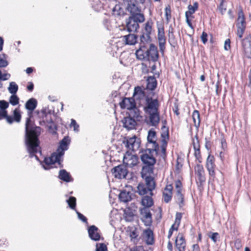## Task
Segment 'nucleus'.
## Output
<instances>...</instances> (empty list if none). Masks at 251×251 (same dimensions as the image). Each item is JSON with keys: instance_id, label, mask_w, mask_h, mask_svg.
Returning a JSON list of instances; mask_svg holds the SVG:
<instances>
[{"instance_id": "nucleus-1", "label": "nucleus", "mask_w": 251, "mask_h": 251, "mask_svg": "<svg viewBox=\"0 0 251 251\" xmlns=\"http://www.w3.org/2000/svg\"><path fill=\"white\" fill-rule=\"evenodd\" d=\"M41 128L39 126H34L31 124L30 118H27L25 123V144L30 157L35 156L38 160V157L35 155L37 152L39 146L38 136L41 133Z\"/></svg>"}, {"instance_id": "nucleus-2", "label": "nucleus", "mask_w": 251, "mask_h": 251, "mask_svg": "<svg viewBox=\"0 0 251 251\" xmlns=\"http://www.w3.org/2000/svg\"><path fill=\"white\" fill-rule=\"evenodd\" d=\"M70 142L69 138L65 137L60 142L56 151L52 153L50 157L45 158L42 163V166L45 170H49L52 168V165L55 163L60 164L61 157L64 155V151L68 150Z\"/></svg>"}, {"instance_id": "nucleus-3", "label": "nucleus", "mask_w": 251, "mask_h": 251, "mask_svg": "<svg viewBox=\"0 0 251 251\" xmlns=\"http://www.w3.org/2000/svg\"><path fill=\"white\" fill-rule=\"evenodd\" d=\"M159 102L157 99L146 97L145 105L144 107L145 112L149 114L150 125L151 126H157L160 122L159 112Z\"/></svg>"}, {"instance_id": "nucleus-4", "label": "nucleus", "mask_w": 251, "mask_h": 251, "mask_svg": "<svg viewBox=\"0 0 251 251\" xmlns=\"http://www.w3.org/2000/svg\"><path fill=\"white\" fill-rule=\"evenodd\" d=\"M154 152L158 154V150H153L151 148H147L146 149L142 150L140 158L145 165L142 168V174H151L153 173V166L156 163V159L152 154Z\"/></svg>"}, {"instance_id": "nucleus-5", "label": "nucleus", "mask_w": 251, "mask_h": 251, "mask_svg": "<svg viewBox=\"0 0 251 251\" xmlns=\"http://www.w3.org/2000/svg\"><path fill=\"white\" fill-rule=\"evenodd\" d=\"M123 144L128 151H137L140 148L141 141L136 136L132 137H126L123 141Z\"/></svg>"}, {"instance_id": "nucleus-6", "label": "nucleus", "mask_w": 251, "mask_h": 251, "mask_svg": "<svg viewBox=\"0 0 251 251\" xmlns=\"http://www.w3.org/2000/svg\"><path fill=\"white\" fill-rule=\"evenodd\" d=\"M5 119L6 122L10 124L14 121L19 123L21 120V115L18 108H16L13 111V117L7 115V110L0 109V120Z\"/></svg>"}, {"instance_id": "nucleus-7", "label": "nucleus", "mask_w": 251, "mask_h": 251, "mask_svg": "<svg viewBox=\"0 0 251 251\" xmlns=\"http://www.w3.org/2000/svg\"><path fill=\"white\" fill-rule=\"evenodd\" d=\"M156 140L155 131L152 129L150 130L148 132L146 147L151 148V149H153V150H159V145L156 142Z\"/></svg>"}, {"instance_id": "nucleus-8", "label": "nucleus", "mask_w": 251, "mask_h": 251, "mask_svg": "<svg viewBox=\"0 0 251 251\" xmlns=\"http://www.w3.org/2000/svg\"><path fill=\"white\" fill-rule=\"evenodd\" d=\"M126 167L124 164L119 165L113 168L111 172L115 177L118 179L124 178L128 173Z\"/></svg>"}, {"instance_id": "nucleus-9", "label": "nucleus", "mask_w": 251, "mask_h": 251, "mask_svg": "<svg viewBox=\"0 0 251 251\" xmlns=\"http://www.w3.org/2000/svg\"><path fill=\"white\" fill-rule=\"evenodd\" d=\"M123 162L125 165H126V167L131 168L137 164L138 163V157L136 155L128 153L127 151L124 156Z\"/></svg>"}, {"instance_id": "nucleus-10", "label": "nucleus", "mask_w": 251, "mask_h": 251, "mask_svg": "<svg viewBox=\"0 0 251 251\" xmlns=\"http://www.w3.org/2000/svg\"><path fill=\"white\" fill-rule=\"evenodd\" d=\"M141 220L147 226H150L152 223V216L150 210L147 207L140 209Z\"/></svg>"}, {"instance_id": "nucleus-11", "label": "nucleus", "mask_w": 251, "mask_h": 251, "mask_svg": "<svg viewBox=\"0 0 251 251\" xmlns=\"http://www.w3.org/2000/svg\"><path fill=\"white\" fill-rule=\"evenodd\" d=\"M215 158L213 155H209L206 160V167L208 171L209 175L213 177H215V164L214 163Z\"/></svg>"}, {"instance_id": "nucleus-12", "label": "nucleus", "mask_w": 251, "mask_h": 251, "mask_svg": "<svg viewBox=\"0 0 251 251\" xmlns=\"http://www.w3.org/2000/svg\"><path fill=\"white\" fill-rule=\"evenodd\" d=\"M242 46L245 56L251 58V37L248 36L243 40Z\"/></svg>"}, {"instance_id": "nucleus-13", "label": "nucleus", "mask_w": 251, "mask_h": 251, "mask_svg": "<svg viewBox=\"0 0 251 251\" xmlns=\"http://www.w3.org/2000/svg\"><path fill=\"white\" fill-rule=\"evenodd\" d=\"M176 247L178 251H185L186 248V241L183 235L179 233L175 241Z\"/></svg>"}, {"instance_id": "nucleus-14", "label": "nucleus", "mask_w": 251, "mask_h": 251, "mask_svg": "<svg viewBox=\"0 0 251 251\" xmlns=\"http://www.w3.org/2000/svg\"><path fill=\"white\" fill-rule=\"evenodd\" d=\"M88 232L89 237L91 240L95 241H98L100 240V235L99 229L95 226H90L88 229Z\"/></svg>"}, {"instance_id": "nucleus-15", "label": "nucleus", "mask_w": 251, "mask_h": 251, "mask_svg": "<svg viewBox=\"0 0 251 251\" xmlns=\"http://www.w3.org/2000/svg\"><path fill=\"white\" fill-rule=\"evenodd\" d=\"M147 60L149 61L155 62L157 60L158 54L156 47L153 44H150L148 50Z\"/></svg>"}, {"instance_id": "nucleus-16", "label": "nucleus", "mask_w": 251, "mask_h": 251, "mask_svg": "<svg viewBox=\"0 0 251 251\" xmlns=\"http://www.w3.org/2000/svg\"><path fill=\"white\" fill-rule=\"evenodd\" d=\"M122 109L126 108L130 110L135 106V100L133 98H125L119 103Z\"/></svg>"}, {"instance_id": "nucleus-17", "label": "nucleus", "mask_w": 251, "mask_h": 251, "mask_svg": "<svg viewBox=\"0 0 251 251\" xmlns=\"http://www.w3.org/2000/svg\"><path fill=\"white\" fill-rule=\"evenodd\" d=\"M158 40L160 50L162 52L164 51L165 48L166 38L164 35V30L163 27L158 28Z\"/></svg>"}, {"instance_id": "nucleus-18", "label": "nucleus", "mask_w": 251, "mask_h": 251, "mask_svg": "<svg viewBox=\"0 0 251 251\" xmlns=\"http://www.w3.org/2000/svg\"><path fill=\"white\" fill-rule=\"evenodd\" d=\"M195 172L196 175L198 176V179L201 184L204 182L205 181V177L203 166L200 164H197L195 167Z\"/></svg>"}, {"instance_id": "nucleus-19", "label": "nucleus", "mask_w": 251, "mask_h": 251, "mask_svg": "<svg viewBox=\"0 0 251 251\" xmlns=\"http://www.w3.org/2000/svg\"><path fill=\"white\" fill-rule=\"evenodd\" d=\"M122 122L124 127L128 130L134 128L137 124L136 120L130 117L124 118L122 120Z\"/></svg>"}, {"instance_id": "nucleus-20", "label": "nucleus", "mask_w": 251, "mask_h": 251, "mask_svg": "<svg viewBox=\"0 0 251 251\" xmlns=\"http://www.w3.org/2000/svg\"><path fill=\"white\" fill-rule=\"evenodd\" d=\"M148 49L146 47L140 46L139 49L137 50L136 55L137 58L140 60H144L147 59Z\"/></svg>"}, {"instance_id": "nucleus-21", "label": "nucleus", "mask_w": 251, "mask_h": 251, "mask_svg": "<svg viewBox=\"0 0 251 251\" xmlns=\"http://www.w3.org/2000/svg\"><path fill=\"white\" fill-rule=\"evenodd\" d=\"M144 238L147 244L152 245L154 243L153 233L150 229H148L144 231Z\"/></svg>"}, {"instance_id": "nucleus-22", "label": "nucleus", "mask_w": 251, "mask_h": 251, "mask_svg": "<svg viewBox=\"0 0 251 251\" xmlns=\"http://www.w3.org/2000/svg\"><path fill=\"white\" fill-rule=\"evenodd\" d=\"M126 27L128 31L134 32L136 31L139 28V25L133 19L130 17L127 22Z\"/></svg>"}, {"instance_id": "nucleus-23", "label": "nucleus", "mask_w": 251, "mask_h": 251, "mask_svg": "<svg viewBox=\"0 0 251 251\" xmlns=\"http://www.w3.org/2000/svg\"><path fill=\"white\" fill-rule=\"evenodd\" d=\"M146 186L148 188L150 194L152 195V191L155 188V183L153 177L147 176L145 178Z\"/></svg>"}, {"instance_id": "nucleus-24", "label": "nucleus", "mask_w": 251, "mask_h": 251, "mask_svg": "<svg viewBox=\"0 0 251 251\" xmlns=\"http://www.w3.org/2000/svg\"><path fill=\"white\" fill-rule=\"evenodd\" d=\"M132 194L126 190L122 191L119 195V198L121 201L127 202L131 200Z\"/></svg>"}, {"instance_id": "nucleus-25", "label": "nucleus", "mask_w": 251, "mask_h": 251, "mask_svg": "<svg viewBox=\"0 0 251 251\" xmlns=\"http://www.w3.org/2000/svg\"><path fill=\"white\" fill-rule=\"evenodd\" d=\"M123 39L126 45H132L135 44L137 42L136 36L133 34H129L127 35L124 36Z\"/></svg>"}, {"instance_id": "nucleus-26", "label": "nucleus", "mask_w": 251, "mask_h": 251, "mask_svg": "<svg viewBox=\"0 0 251 251\" xmlns=\"http://www.w3.org/2000/svg\"><path fill=\"white\" fill-rule=\"evenodd\" d=\"M128 117H130L138 121L142 118V116L140 115V111L136 106L129 110Z\"/></svg>"}, {"instance_id": "nucleus-27", "label": "nucleus", "mask_w": 251, "mask_h": 251, "mask_svg": "<svg viewBox=\"0 0 251 251\" xmlns=\"http://www.w3.org/2000/svg\"><path fill=\"white\" fill-rule=\"evenodd\" d=\"M157 85V81L154 76H149L147 79V89L150 90H153Z\"/></svg>"}, {"instance_id": "nucleus-28", "label": "nucleus", "mask_w": 251, "mask_h": 251, "mask_svg": "<svg viewBox=\"0 0 251 251\" xmlns=\"http://www.w3.org/2000/svg\"><path fill=\"white\" fill-rule=\"evenodd\" d=\"M150 42L151 38L150 35H148V34L143 33L140 37V46L148 47Z\"/></svg>"}, {"instance_id": "nucleus-29", "label": "nucleus", "mask_w": 251, "mask_h": 251, "mask_svg": "<svg viewBox=\"0 0 251 251\" xmlns=\"http://www.w3.org/2000/svg\"><path fill=\"white\" fill-rule=\"evenodd\" d=\"M59 178L66 182H70L72 180L70 174L65 170H61L59 171Z\"/></svg>"}, {"instance_id": "nucleus-30", "label": "nucleus", "mask_w": 251, "mask_h": 251, "mask_svg": "<svg viewBox=\"0 0 251 251\" xmlns=\"http://www.w3.org/2000/svg\"><path fill=\"white\" fill-rule=\"evenodd\" d=\"M37 104V100L34 98H31L26 101L25 105V108L27 109L32 111L36 108Z\"/></svg>"}, {"instance_id": "nucleus-31", "label": "nucleus", "mask_w": 251, "mask_h": 251, "mask_svg": "<svg viewBox=\"0 0 251 251\" xmlns=\"http://www.w3.org/2000/svg\"><path fill=\"white\" fill-rule=\"evenodd\" d=\"M198 8V3L197 2H195L193 5H189L188 6V10L185 12V16H190V17H194L193 14Z\"/></svg>"}, {"instance_id": "nucleus-32", "label": "nucleus", "mask_w": 251, "mask_h": 251, "mask_svg": "<svg viewBox=\"0 0 251 251\" xmlns=\"http://www.w3.org/2000/svg\"><path fill=\"white\" fill-rule=\"evenodd\" d=\"M236 26H246L245 17L242 10H240L238 12Z\"/></svg>"}, {"instance_id": "nucleus-33", "label": "nucleus", "mask_w": 251, "mask_h": 251, "mask_svg": "<svg viewBox=\"0 0 251 251\" xmlns=\"http://www.w3.org/2000/svg\"><path fill=\"white\" fill-rule=\"evenodd\" d=\"M141 203L144 206V207L149 208V207H151L153 205V202L152 198L151 197L144 196L142 198Z\"/></svg>"}, {"instance_id": "nucleus-34", "label": "nucleus", "mask_w": 251, "mask_h": 251, "mask_svg": "<svg viewBox=\"0 0 251 251\" xmlns=\"http://www.w3.org/2000/svg\"><path fill=\"white\" fill-rule=\"evenodd\" d=\"M192 118L195 126L198 128L200 126L201 120L200 113L198 110H195L194 111L192 114Z\"/></svg>"}, {"instance_id": "nucleus-35", "label": "nucleus", "mask_w": 251, "mask_h": 251, "mask_svg": "<svg viewBox=\"0 0 251 251\" xmlns=\"http://www.w3.org/2000/svg\"><path fill=\"white\" fill-rule=\"evenodd\" d=\"M126 9L130 13L131 16L134 14L135 15V14L138 13L141 11V8L139 7L135 2H134L132 4L128 6V7Z\"/></svg>"}, {"instance_id": "nucleus-36", "label": "nucleus", "mask_w": 251, "mask_h": 251, "mask_svg": "<svg viewBox=\"0 0 251 251\" xmlns=\"http://www.w3.org/2000/svg\"><path fill=\"white\" fill-rule=\"evenodd\" d=\"M134 214L129 208L125 209L124 211L125 219L127 222H131L134 219Z\"/></svg>"}, {"instance_id": "nucleus-37", "label": "nucleus", "mask_w": 251, "mask_h": 251, "mask_svg": "<svg viewBox=\"0 0 251 251\" xmlns=\"http://www.w3.org/2000/svg\"><path fill=\"white\" fill-rule=\"evenodd\" d=\"M133 96L137 99H142L145 96L144 92L142 90V88L140 87H136L134 88Z\"/></svg>"}, {"instance_id": "nucleus-38", "label": "nucleus", "mask_w": 251, "mask_h": 251, "mask_svg": "<svg viewBox=\"0 0 251 251\" xmlns=\"http://www.w3.org/2000/svg\"><path fill=\"white\" fill-rule=\"evenodd\" d=\"M138 192L140 195H144L147 194L149 191L148 188L143 183L139 184L137 187Z\"/></svg>"}, {"instance_id": "nucleus-39", "label": "nucleus", "mask_w": 251, "mask_h": 251, "mask_svg": "<svg viewBox=\"0 0 251 251\" xmlns=\"http://www.w3.org/2000/svg\"><path fill=\"white\" fill-rule=\"evenodd\" d=\"M9 92L11 94H16L18 90V85L15 82H11L8 87Z\"/></svg>"}, {"instance_id": "nucleus-40", "label": "nucleus", "mask_w": 251, "mask_h": 251, "mask_svg": "<svg viewBox=\"0 0 251 251\" xmlns=\"http://www.w3.org/2000/svg\"><path fill=\"white\" fill-rule=\"evenodd\" d=\"M130 17L133 19L138 24V23H142L145 21L144 16L141 12L131 16Z\"/></svg>"}, {"instance_id": "nucleus-41", "label": "nucleus", "mask_w": 251, "mask_h": 251, "mask_svg": "<svg viewBox=\"0 0 251 251\" xmlns=\"http://www.w3.org/2000/svg\"><path fill=\"white\" fill-rule=\"evenodd\" d=\"M162 145L161 147V153L160 154L161 157L165 160L166 157V147H167V142L165 141V140L164 139L162 140Z\"/></svg>"}, {"instance_id": "nucleus-42", "label": "nucleus", "mask_w": 251, "mask_h": 251, "mask_svg": "<svg viewBox=\"0 0 251 251\" xmlns=\"http://www.w3.org/2000/svg\"><path fill=\"white\" fill-rule=\"evenodd\" d=\"M152 24L153 23L151 21H147V22L145 24L144 28L145 32L143 33L148 34V35H150L151 32Z\"/></svg>"}, {"instance_id": "nucleus-43", "label": "nucleus", "mask_w": 251, "mask_h": 251, "mask_svg": "<svg viewBox=\"0 0 251 251\" xmlns=\"http://www.w3.org/2000/svg\"><path fill=\"white\" fill-rule=\"evenodd\" d=\"M9 100V102L13 106L16 105L19 103V98L16 94H12Z\"/></svg>"}, {"instance_id": "nucleus-44", "label": "nucleus", "mask_w": 251, "mask_h": 251, "mask_svg": "<svg viewBox=\"0 0 251 251\" xmlns=\"http://www.w3.org/2000/svg\"><path fill=\"white\" fill-rule=\"evenodd\" d=\"M70 207L72 209H75L76 206V199L74 197H71L67 201Z\"/></svg>"}, {"instance_id": "nucleus-45", "label": "nucleus", "mask_w": 251, "mask_h": 251, "mask_svg": "<svg viewBox=\"0 0 251 251\" xmlns=\"http://www.w3.org/2000/svg\"><path fill=\"white\" fill-rule=\"evenodd\" d=\"M176 199L177 202L180 205L183 204L184 196L182 194L181 191H179L178 190V192H176Z\"/></svg>"}, {"instance_id": "nucleus-46", "label": "nucleus", "mask_w": 251, "mask_h": 251, "mask_svg": "<svg viewBox=\"0 0 251 251\" xmlns=\"http://www.w3.org/2000/svg\"><path fill=\"white\" fill-rule=\"evenodd\" d=\"M96 251H108V249L104 243H97Z\"/></svg>"}, {"instance_id": "nucleus-47", "label": "nucleus", "mask_w": 251, "mask_h": 251, "mask_svg": "<svg viewBox=\"0 0 251 251\" xmlns=\"http://www.w3.org/2000/svg\"><path fill=\"white\" fill-rule=\"evenodd\" d=\"M113 14L115 15H120L123 12V9L120 5H116L113 8Z\"/></svg>"}, {"instance_id": "nucleus-48", "label": "nucleus", "mask_w": 251, "mask_h": 251, "mask_svg": "<svg viewBox=\"0 0 251 251\" xmlns=\"http://www.w3.org/2000/svg\"><path fill=\"white\" fill-rule=\"evenodd\" d=\"M181 218H182V214L179 212H177L176 215V219H175V222L174 224L175 225H176V230H177L178 227L179 226Z\"/></svg>"}, {"instance_id": "nucleus-49", "label": "nucleus", "mask_w": 251, "mask_h": 251, "mask_svg": "<svg viewBox=\"0 0 251 251\" xmlns=\"http://www.w3.org/2000/svg\"><path fill=\"white\" fill-rule=\"evenodd\" d=\"M163 198L164 201L166 203L169 202L172 199V194L170 193H167L166 192H163Z\"/></svg>"}, {"instance_id": "nucleus-50", "label": "nucleus", "mask_w": 251, "mask_h": 251, "mask_svg": "<svg viewBox=\"0 0 251 251\" xmlns=\"http://www.w3.org/2000/svg\"><path fill=\"white\" fill-rule=\"evenodd\" d=\"M237 35L239 38H242L244 33L246 26H237Z\"/></svg>"}, {"instance_id": "nucleus-51", "label": "nucleus", "mask_w": 251, "mask_h": 251, "mask_svg": "<svg viewBox=\"0 0 251 251\" xmlns=\"http://www.w3.org/2000/svg\"><path fill=\"white\" fill-rule=\"evenodd\" d=\"M9 106V103L4 100H0V109L6 110Z\"/></svg>"}, {"instance_id": "nucleus-52", "label": "nucleus", "mask_w": 251, "mask_h": 251, "mask_svg": "<svg viewBox=\"0 0 251 251\" xmlns=\"http://www.w3.org/2000/svg\"><path fill=\"white\" fill-rule=\"evenodd\" d=\"M165 16L167 22H169L171 17V11L170 6H167L165 9Z\"/></svg>"}, {"instance_id": "nucleus-53", "label": "nucleus", "mask_w": 251, "mask_h": 251, "mask_svg": "<svg viewBox=\"0 0 251 251\" xmlns=\"http://www.w3.org/2000/svg\"><path fill=\"white\" fill-rule=\"evenodd\" d=\"M195 150L194 155L197 159L198 160L199 163L201 162V155L200 148L197 149Z\"/></svg>"}, {"instance_id": "nucleus-54", "label": "nucleus", "mask_w": 251, "mask_h": 251, "mask_svg": "<svg viewBox=\"0 0 251 251\" xmlns=\"http://www.w3.org/2000/svg\"><path fill=\"white\" fill-rule=\"evenodd\" d=\"M71 126H73L74 127V131H78L79 128V125L77 124L76 121L74 120H71V123L70 124Z\"/></svg>"}, {"instance_id": "nucleus-55", "label": "nucleus", "mask_w": 251, "mask_h": 251, "mask_svg": "<svg viewBox=\"0 0 251 251\" xmlns=\"http://www.w3.org/2000/svg\"><path fill=\"white\" fill-rule=\"evenodd\" d=\"M195 138L196 139V142L193 140V146L194 150H196L197 149L200 148V146L199 144V141L198 139V135H196L195 136Z\"/></svg>"}, {"instance_id": "nucleus-56", "label": "nucleus", "mask_w": 251, "mask_h": 251, "mask_svg": "<svg viewBox=\"0 0 251 251\" xmlns=\"http://www.w3.org/2000/svg\"><path fill=\"white\" fill-rule=\"evenodd\" d=\"M78 218L79 220H81L84 223H87V218L82 214L76 211Z\"/></svg>"}, {"instance_id": "nucleus-57", "label": "nucleus", "mask_w": 251, "mask_h": 251, "mask_svg": "<svg viewBox=\"0 0 251 251\" xmlns=\"http://www.w3.org/2000/svg\"><path fill=\"white\" fill-rule=\"evenodd\" d=\"M130 251H144V248L142 246H134L130 249Z\"/></svg>"}, {"instance_id": "nucleus-58", "label": "nucleus", "mask_w": 251, "mask_h": 251, "mask_svg": "<svg viewBox=\"0 0 251 251\" xmlns=\"http://www.w3.org/2000/svg\"><path fill=\"white\" fill-rule=\"evenodd\" d=\"M175 187L176 189V192L179 191H181V187H182V183L180 182V180H177L175 182Z\"/></svg>"}, {"instance_id": "nucleus-59", "label": "nucleus", "mask_w": 251, "mask_h": 251, "mask_svg": "<svg viewBox=\"0 0 251 251\" xmlns=\"http://www.w3.org/2000/svg\"><path fill=\"white\" fill-rule=\"evenodd\" d=\"M124 4L126 6V8L127 9L128 7V6L132 4L135 1L134 0H123Z\"/></svg>"}, {"instance_id": "nucleus-60", "label": "nucleus", "mask_w": 251, "mask_h": 251, "mask_svg": "<svg viewBox=\"0 0 251 251\" xmlns=\"http://www.w3.org/2000/svg\"><path fill=\"white\" fill-rule=\"evenodd\" d=\"M174 230H176V227H175V224H173L171 228H170L169 230V232H168V239H170L171 238V237L172 236V234H173V231Z\"/></svg>"}, {"instance_id": "nucleus-61", "label": "nucleus", "mask_w": 251, "mask_h": 251, "mask_svg": "<svg viewBox=\"0 0 251 251\" xmlns=\"http://www.w3.org/2000/svg\"><path fill=\"white\" fill-rule=\"evenodd\" d=\"M7 56L4 54H0V63H7Z\"/></svg>"}, {"instance_id": "nucleus-62", "label": "nucleus", "mask_w": 251, "mask_h": 251, "mask_svg": "<svg viewBox=\"0 0 251 251\" xmlns=\"http://www.w3.org/2000/svg\"><path fill=\"white\" fill-rule=\"evenodd\" d=\"M173 188V187L171 184L167 185L166 186L164 191L167 192V193H170L171 194H172Z\"/></svg>"}, {"instance_id": "nucleus-63", "label": "nucleus", "mask_w": 251, "mask_h": 251, "mask_svg": "<svg viewBox=\"0 0 251 251\" xmlns=\"http://www.w3.org/2000/svg\"><path fill=\"white\" fill-rule=\"evenodd\" d=\"M230 42L229 39H227L225 41L224 48L226 50H228L230 49Z\"/></svg>"}, {"instance_id": "nucleus-64", "label": "nucleus", "mask_w": 251, "mask_h": 251, "mask_svg": "<svg viewBox=\"0 0 251 251\" xmlns=\"http://www.w3.org/2000/svg\"><path fill=\"white\" fill-rule=\"evenodd\" d=\"M207 34L204 32H203L202 33V35H201V39L202 40V42L205 44L206 42L207 41Z\"/></svg>"}]
</instances>
